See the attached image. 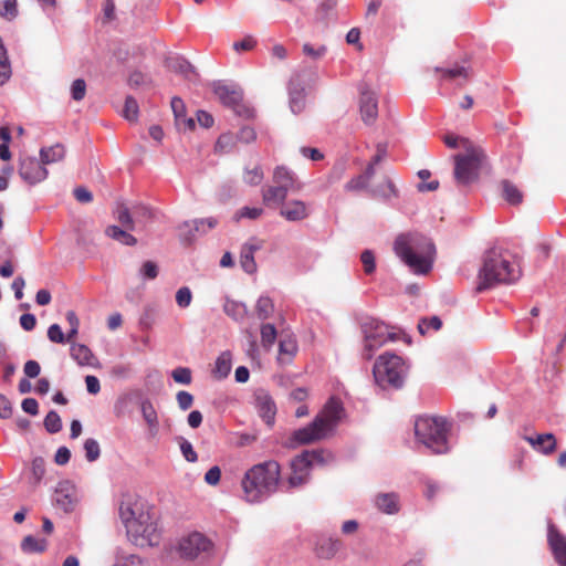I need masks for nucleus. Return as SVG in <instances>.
Returning a JSON list of instances; mask_svg holds the SVG:
<instances>
[{
	"mask_svg": "<svg viewBox=\"0 0 566 566\" xmlns=\"http://www.w3.org/2000/svg\"><path fill=\"white\" fill-rule=\"evenodd\" d=\"M118 513L133 544L139 547H154L159 544L160 531L155 516L136 495L123 494Z\"/></svg>",
	"mask_w": 566,
	"mask_h": 566,
	"instance_id": "obj_1",
	"label": "nucleus"
},
{
	"mask_svg": "<svg viewBox=\"0 0 566 566\" xmlns=\"http://www.w3.org/2000/svg\"><path fill=\"white\" fill-rule=\"evenodd\" d=\"M394 251L416 274H427L432 269L436 247L431 239L423 234H399L394 242Z\"/></svg>",
	"mask_w": 566,
	"mask_h": 566,
	"instance_id": "obj_2",
	"label": "nucleus"
},
{
	"mask_svg": "<svg viewBox=\"0 0 566 566\" xmlns=\"http://www.w3.org/2000/svg\"><path fill=\"white\" fill-rule=\"evenodd\" d=\"M281 480L280 464L274 460L254 464L241 481L244 500L249 503H261L277 490Z\"/></svg>",
	"mask_w": 566,
	"mask_h": 566,
	"instance_id": "obj_3",
	"label": "nucleus"
},
{
	"mask_svg": "<svg viewBox=\"0 0 566 566\" xmlns=\"http://www.w3.org/2000/svg\"><path fill=\"white\" fill-rule=\"evenodd\" d=\"M518 277L520 269L511 262L510 253L502 248L493 247L484 253L475 290L481 293L496 284L513 283Z\"/></svg>",
	"mask_w": 566,
	"mask_h": 566,
	"instance_id": "obj_4",
	"label": "nucleus"
},
{
	"mask_svg": "<svg viewBox=\"0 0 566 566\" xmlns=\"http://www.w3.org/2000/svg\"><path fill=\"white\" fill-rule=\"evenodd\" d=\"M453 177L459 188H468L479 180L481 171L488 167L484 150L470 144V147L453 156Z\"/></svg>",
	"mask_w": 566,
	"mask_h": 566,
	"instance_id": "obj_5",
	"label": "nucleus"
},
{
	"mask_svg": "<svg viewBox=\"0 0 566 566\" xmlns=\"http://www.w3.org/2000/svg\"><path fill=\"white\" fill-rule=\"evenodd\" d=\"M448 431V423L442 417L420 416L415 421L417 440L437 454L449 451Z\"/></svg>",
	"mask_w": 566,
	"mask_h": 566,
	"instance_id": "obj_6",
	"label": "nucleus"
},
{
	"mask_svg": "<svg viewBox=\"0 0 566 566\" xmlns=\"http://www.w3.org/2000/svg\"><path fill=\"white\" fill-rule=\"evenodd\" d=\"M407 373L406 361L390 352L381 354L373 368L375 381L382 389H400L405 384Z\"/></svg>",
	"mask_w": 566,
	"mask_h": 566,
	"instance_id": "obj_7",
	"label": "nucleus"
},
{
	"mask_svg": "<svg viewBox=\"0 0 566 566\" xmlns=\"http://www.w3.org/2000/svg\"><path fill=\"white\" fill-rule=\"evenodd\" d=\"M364 336L361 357L366 360L373 358L376 350L388 342L398 339V334L389 331V326L375 317L365 316L359 322Z\"/></svg>",
	"mask_w": 566,
	"mask_h": 566,
	"instance_id": "obj_8",
	"label": "nucleus"
},
{
	"mask_svg": "<svg viewBox=\"0 0 566 566\" xmlns=\"http://www.w3.org/2000/svg\"><path fill=\"white\" fill-rule=\"evenodd\" d=\"M333 459L331 452L323 449L304 450L291 461V474L287 483L291 489L308 483L314 465H323Z\"/></svg>",
	"mask_w": 566,
	"mask_h": 566,
	"instance_id": "obj_9",
	"label": "nucleus"
},
{
	"mask_svg": "<svg viewBox=\"0 0 566 566\" xmlns=\"http://www.w3.org/2000/svg\"><path fill=\"white\" fill-rule=\"evenodd\" d=\"M321 418H314L307 426L294 430L285 442L287 448H297L303 444H310L321 441L331 436V433L321 424Z\"/></svg>",
	"mask_w": 566,
	"mask_h": 566,
	"instance_id": "obj_10",
	"label": "nucleus"
},
{
	"mask_svg": "<svg viewBox=\"0 0 566 566\" xmlns=\"http://www.w3.org/2000/svg\"><path fill=\"white\" fill-rule=\"evenodd\" d=\"M213 93L222 105L233 109L237 114L244 115L247 117H251L253 115V111L247 108L242 104L243 92L241 88L217 82L213 84Z\"/></svg>",
	"mask_w": 566,
	"mask_h": 566,
	"instance_id": "obj_11",
	"label": "nucleus"
},
{
	"mask_svg": "<svg viewBox=\"0 0 566 566\" xmlns=\"http://www.w3.org/2000/svg\"><path fill=\"white\" fill-rule=\"evenodd\" d=\"M214 217L186 220L178 226L179 239L184 244L192 243L197 235H203L218 226Z\"/></svg>",
	"mask_w": 566,
	"mask_h": 566,
	"instance_id": "obj_12",
	"label": "nucleus"
},
{
	"mask_svg": "<svg viewBox=\"0 0 566 566\" xmlns=\"http://www.w3.org/2000/svg\"><path fill=\"white\" fill-rule=\"evenodd\" d=\"M212 543L203 534L195 532L184 537L179 542L180 556L188 559H195L202 553L211 549Z\"/></svg>",
	"mask_w": 566,
	"mask_h": 566,
	"instance_id": "obj_13",
	"label": "nucleus"
},
{
	"mask_svg": "<svg viewBox=\"0 0 566 566\" xmlns=\"http://www.w3.org/2000/svg\"><path fill=\"white\" fill-rule=\"evenodd\" d=\"M358 107L361 120L371 125L378 117V96L367 84L359 86Z\"/></svg>",
	"mask_w": 566,
	"mask_h": 566,
	"instance_id": "obj_14",
	"label": "nucleus"
},
{
	"mask_svg": "<svg viewBox=\"0 0 566 566\" xmlns=\"http://www.w3.org/2000/svg\"><path fill=\"white\" fill-rule=\"evenodd\" d=\"M20 177L29 185H36L48 177V170L41 159L33 156H22L19 166Z\"/></svg>",
	"mask_w": 566,
	"mask_h": 566,
	"instance_id": "obj_15",
	"label": "nucleus"
},
{
	"mask_svg": "<svg viewBox=\"0 0 566 566\" xmlns=\"http://www.w3.org/2000/svg\"><path fill=\"white\" fill-rule=\"evenodd\" d=\"M344 412L343 402L336 397H331L315 418H321V424L332 434L343 418Z\"/></svg>",
	"mask_w": 566,
	"mask_h": 566,
	"instance_id": "obj_16",
	"label": "nucleus"
},
{
	"mask_svg": "<svg viewBox=\"0 0 566 566\" xmlns=\"http://www.w3.org/2000/svg\"><path fill=\"white\" fill-rule=\"evenodd\" d=\"M254 407L259 416L269 426L274 423L276 406L271 395L264 389H258L254 392Z\"/></svg>",
	"mask_w": 566,
	"mask_h": 566,
	"instance_id": "obj_17",
	"label": "nucleus"
},
{
	"mask_svg": "<svg viewBox=\"0 0 566 566\" xmlns=\"http://www.w3.org/2000/svg\"><path fill=\"white\" fill-rule=\"evenodd\" d=\"M279 214L286 221L300 222L310 217L311 207L303 200L293 199L282 205Z\"/></svg>",
	"mask_w": 566,
	"mask_h": 566,
	"instance_id": "obj_18",
	"label": "nucleus"
},
{
	"mask_svg": "<svg viewBox=\"0 0 566 566\" xmlns=\"http://www.w3.org/2000/svg\"><path fill=\"white\" fill-rule=\"evenodd\" d=\"M547 542L559 566H566V536L554 524H548Z\"/></svg>",
	"mask_w": 566,
	"mask_h": 566,
	"instance_id": "obj_19",
	"label": "nucleus"
},
{
	"mask_svg": "<svg viewBox=\"0 0 566 566\" xmlns=\"http://www.w3.org/2000/svg\"><path fill=\"white\" fill-rule=\"evenodd\" d=\"M55 506L65 513L73 511L75 503L74 486L70 481H62L57 484L53 499Z\"/></svg>",
	"mask_w": 566,
	"mask_h": 566,
	"instance_id": "obj_20",
	"label": "nucleus"
},
{
	"mask_svg": "<svg viewBox=\"0 0 566 566\" xmlns=\"http://www.w3.org/2000/svg\"><path fill=\"white\" fill-rule=\"evenodd\" d=\"M287 90L290 108L294 114H300L305 107V88L300 74H294L291 77Z\"/></svg>",
	"mask_w": 566,
	"mask_h": 566,
	"instance_id": "obj_21",
	"label": "nucleus"
},
{
	"mask_svg": "<svg viewBox=\"0 0 566 566\" xmlns=\"http://www.w3.org/2000/svg\"><path fill=\"white\" fill-rule=\"evenodd\" d=\"M373 503L379 512L387 515L398 514L401 509L400 496L396 492L377 493Z\"/></svg>",
	"mask_w": 566,
	"mask_h": 566,
	"instance_id": "obj_22",
	"label": "nucleus"
},
{
	"mask_svg": "<svg viewBox=\"0 0 566 566\" xmlns=\"http://www.w3.org/2000/svg\"><path fill=\"white\" fill-rule=\"evenodd\" d=\"M261 248L262 244L256 238H251L249 241L242 244L240 251V264L245 273L253 274L256 271L254 253Z\"/></svg>",
	"mask_w": 566,
	"mask_h": 566,
	"instance_id": "obj_23",
	"label": "nucleus"
},
{
	"mask_svg": "<svg viewBox=\"0 0 566 566\" xmlns=\"http://www.w3.org/2000/svg\"><path fill=\"white\" fill-rule=\"evenodd\" d=\"M342 547L340 539L326 535L318 536L315 543L316 555L324 559L333 558Z\"/></svg>",
	"mask_w": 566,
	"mask_h": 566,
	"instance_id": "obj_24",
	"label": "nucleus"
},
{
	"mask_svg": "<svg viewBox=\"0 0 566 566\" xmlns=\"http://www.w3.org/2000/svg\"><path fill=\"white\" fill-rule=\"evenodd\" d=\"M289 189L279 186H268L262 189V200L263 203L268 207H282L285 203Z\"/></svg>",
	"mask_w": 566,
	"mask_h": 566,
	"instance_id": "obj_25",
	"label": "nucleus"
},
{
	"mask_svg": "<svg viewBox=\"0 0 566 566\" xmlns=\"http://www.w3.org/2000/svg\"><path fill=\"white\" fill-rule=\"evenodd\" d=\"M526 440L534 449L545 455L553 453L557 447V442L553 433H542L537 434L535 438L526 437Z\"/></svg>",
	"mask_w": 566,
	"mask_h": 566,
	"instance_id": "obj_26",
	"label": "nucleus"
},
{
	"mask_svg": "<svg viewBox=\"0 0 566 566\" xmlns=\"http://www.w3.org/2000/svg\"><path fill=\"white\" fill-rule=\"evenodd\" d=\"M437 72L441 73L443 80H460L459 85H464L472 76V70L470 67L455 64L448 69H436Z\"/></svg>",
	"mask_w": 566,
	"mask_h": 566,
	"instance_id": "obj_27",
	"label": "nucleus"
},
{
	"mask_svg": "<svg viewBox=\"0 0 566 566\" xmlns=\"http://www.w3.org/2000/svg\"><path fill=\"white\" fill-rule=\"evenodd\" d=\"M140 411L145 422L148 426L149 432L151 436H156L158 432V416L157 411L154 408L151 401L149 399H143L140 402Z\"/></svg>",
	"mask_w": 566,
	"mask_h": 566,
	"instance_id": "obj_28",
	"label": "nucleus"
},
{
	"mask_svg": "<svg viewBox=\"0 0 566 566\" xmlns=\"http://www.w3.org/2000/svg\"><path fill=\"white\" fill-rule=\"evenodd\" d=\"M171 108L174 112V115L176 117L177 125L181 127L184 125V128L193 129L196 122L192 117L186 118V106L181 98L179 97H172L171 99Z\"/></svg>",
	"mask_w": 566,
	"mask_h": 566,
	"instance_id": "obj_29",
	"label": "nucleus"
},
{
	"mask_svg": "<svg viewBox=\"0 0 566 566\" xmlns=\"http://www.w3.org/2000/svg\"><path fill=\"white\" fill-rule=\"evenodd\" d=\"M273 182L289 190H292L296 182V175L286 166H277L273 171Z\"/></svg>",
	"mask_w": 566,
	"mask_h": 566,
	"instance_id": "obj_30",
	"label": "nucleus"
},
{
	"mask_svg": "<svg viewBox=\"0 0 566 566\" xmlns=\"http://www.w3.org/2000/svg\"><path fill=\"white\" fill-rule=\"evenodd\" d=\"M40 159L44 167L49 164L56 163L65 155L63 144H52L48 147H42L39 151Z\"/></svg>",
	"mask_w": 566,
	"mask_h": 566,
	"instance_id": "obj_31",
	"label": "nucleus"
},
{
	"mask_svg": "<svg viewBox=\"0 0 566 566\" xmlns=\"http://www.w3.org/2000/svg\"><path fill=\"white\" fill-rule=\"evenodd\" d=\"M20 547L25 554H40L46 551L48 541L45 538L28 535L22 539Z\"/></svg>",
	"mask_w": 566,
	"mask_h": 566,
	"instance_id": "obj_32",
	"label": "nucleus"
},
{
	"mask_svg": "<svg viewBox=\"0 0 566 566\" xmlns=\"http://www.w3.org/2000/svg\"><path fill=\"white\" fill-rule=\"evenodd\" d=\"M224 313L235 322H243L248 315L244 303L227 300L223 305Z\"/></svg>",
	"mask_w": 566,
	"mask_h": 566,
	"instance_id": "obj_33",
	"label": "nucleus"
},
{
	"mask_svg": "<svg viewBox=\"0 0 566 566\" xmlns=\"http://www.w3.org/2000/svg\"><path fill=\"white\" fill-rule=\"evenodd\" d=\"M105 234L127 247H133L137 243V239L134 235L118 226H108L105 230Z\"/></svg>",
	"mask_w": 566,
	"mask_h": 566,
	"instance_id": "obj_34",
	"label": "nucleus"
},
{
	"mask_svg": "<svg viewBox=\"0 0 566 566\" xmlns=\"http://www.w3.org/2000/svg\"><path fill=\"white\" fill-rule=\"evenodd\" d=\"M231 361H232L231 353L228 350L222 352L218 356L216 364H214V369H213L214 376L219 379H223V378L228 377V375L231 371V366H232Z\"/></svg>",
	"mask_w": 566,
	"mask_h": 566,
	"instance_id": "obj_35",
	"label": "nucleus"
},
{
	"mask_svg": "<svg viewBox=\"0 0 566 566\" xmlns=\"http://www.w3.org/2000/svg\"><path fill=\"white\" fill-rule=\"evenodd\" d=\"M297 353V343L292 335L282 336L279 342V361H283V356H287L290 359Z\"/></svg>",
	"mask_w": 566,
	"mask_h": 566,
	"instance_id": "obj_36",
	"label": "nucleus"
},
{
	"mask_svg": "<svg viewBox=\"0 0 566 566\" xmlns=\"http://www.w3.org/2000/svg\"><path fill=\"white\" fill-rule=\"evenodd\" d=\"M155 210L144 203H137L133 207L135 223L146 226L155 219Z\"/></svg>",
	"mask_w": 566,
	"mask_h": 566,
	"instance_id": "obj_37",
	"label": "nucleus"
},
{
	"mask_svg": "<svg viewBox=\"0 0 566 566\" xmlns=\"http://www.w3.org/2000/svg\"><path fill=\"white\" fill-rule=\"evenodd\" d=\"M238 138L240 142H254L258 138H268V134L263 130L259 132L254 124L248 123L240 128L238 133Z\"/></svg>",
	"mask_w": 566,
	"mask_h": 566,
	"instance_id": "obj_38",
	"label": "nucleus"
},
{
	"mask_svg": "<svg viewBox=\"0 0 566 566\" xmlns=\"http://www.w3.org/2000/svg\"><path fill=\"white\" fill-rule=\"evenodd\" d=\"M255 311L259 319H268L274 311L273 301L266 295H261L256 301Z\"/></svg>",
	"mask_w": 566,
	"mask_h": 566,
	"instance_id": "obj_39",
	"label": "nucleus"
},
{
	"mask_svg": "<svg viewBox=\"0 0 566 566\" xmlns=\"http://www.w3.org/2000/svg\"><path fill=\"white\" fill-rule=\"evenodd\" d=\"M71 357L80 365H88L92 358L91 349L83 344H73L70 348Z\"/></svg>",
	"mask_w": 566,
	"mask_h": 566,
	"instance_id": "obj_40",
	"label": "nucleus"
},
{
	"mask_svg": "<svg viewBox=\"0 0 566 566\" xmlns=\"http://www.w3.org/2000/svg\"><path fill=\"white\" fill-rule=\"evenodd\" d=\"M260 333H261L262 346L266 350H270L272 348V346L274 345L276 337H277V332H276L275 326L270 323L262 324Z\"/></svg>",
	"mask_w": 566,
	"mask_h": 566,
	"instance_id": "obj_41",
	"label": "nucleus"
},
{
	"mask_svg": "<svg viewBox=\"0 0 566 566\" xmlns=\"http://www.w3.org/2000/svg\"><path fill=\"white\" fill-rule=\"evenodd\" d=\"M442 321L439 316L422 317L418 322V331L421 335H427L430 332H437L441 328Z\"/></svg>",
	"mask_w": 566,
	"mask_h": 566,
	"instance_id": "obj_42",
	"label": "nucleus"
},
{
	"mask_svg": "<svg viewBox=\"0 0 566 566\" xmlns=\"http://www.w3.org/2000/svg\"><path fill=\"white\" fill-rule=\"evenodd\" d=\"M502 192L504 199L511 205H518L522 201L521 191L509 180L502 182Z\"/></svg>",
	"mask_w": 566,
	"mask_h": 566,
	"instance_id": "obj_43",
	"label": "nucleus"
},
{
	"mask_svg": "<svg viewBox=\"0 0 566 566\" xmlns=\"http://www.w3.org/2000/svg\"><path fill=\"white\" fill-rule=\"evenodd\" d=\"M11 76V65L7 50L0 39V85H3Z\"/></svg>",
	"mask_w": 566,
	"mask_h": 566,
	"instance_id": "obj_44",
	"label": "nucleus"
},
{
	"mask_svg": "<svg viewBox=\"0 0 566 566\" xmlns=\"http://www.w3.org/2000/svg\"><path fill=\"white\" fill-rule=\"evenodd\" d=\"M44 428L49 433H57L62 430V420L55 410L48 412L44 418Z\"/></svg>",
	"mask_w": 566,
	"mask_h": 566,
	"instance_id": "obj_45",
	"label": "nucleus"
},
{
	"mask_svg": "<svg viewBox=\"0 0 566 566\" xmlns=\"http://www.w3.org/2000/svg\"><path fill=\"white\" fill-rule=\"evenodd\" d=\"M113 566H148L138 555H116Z\"/></svg>",
	"mask_w": 566,
	"mask_h": 566,
	"instance_id": "obj_46",
	"label": "nucleus"
},
{
	"mask_svg": "<svg viewBox=\"0 0 566 566\" xmlns=\"http://www.w3.org/2000/svg\"><path fill=\"white\" fill-rule=\"evenodd\" d=\"M167 66L177 73L187 75L192 71L191 64L184 57H172L167 61Z\"/></svg>",
	"mask_w": 566,
	"mask_h": 566,
	"instance_id": "obj_47",
	"label": "nucleus"
},
{
	"mask_svg": "<svg viewBox=\"0 0 566 566\" xmlns=\"http://www.w3.org/2000/svg\"><path fill=\"white\" fill-rule=\"evenodd\" d=\"M85 458L88 462L96 461L101 455V448L97 440L88 438L84 442Z\"/></svg>",
	"mask_w": 566,
	"mask_h": 566,
	"instance_id": "obj_48",
	"label": "nucleus"
},
{
	"mask_svg": "<svg viewBox=\"0 0 566 566\" xmlns=\"http://www.w3.org/2000/svg\"><path fill=\"white\" fill-rule=\"evenodd\" d=\"M177 441L179 443L180 451H181L184 458L186 459V461L191 462V463L196 462L198 460V454L193 450L191 442H189L184 437H178Z\"/></svg>",
	"mask_w": 566,
	"mask_h": 566,
	"instance_id": "obj_49",
	"label": "nucleus"
},
{
	"mask_svg": "<svg viewBox=\"0 0 566 566\" xmlns=\"http://www.w3.org/2000/svg\"><path fill=\"white\" fill-rule=\"evenodd\" d=\"M264 210L260 207H242L240 210L235 212V220L240 219H250L256 220L263 214Z\"/></svg>",
	"mask_w": 566,
	"mask_h": 566,
	"instance_id": "obj_50",
	"label": "nucleus"
},
{
	"mask_svg": "<svg viewBox=\"0 0 566 566\" xmlns=\"http://www.w3.org/2000/svg\"><path fill=\"white\" fill-rule=\"evenodd\" d=\"M48 338L52 343H56V344H65V343L71 342V339L67 338V334L65 335L63 333V331L59 324H52L48 328Z\"/></svg>",
	"mask_w": 566,
	"mask_h": 566,
	"instance_id": "obj_51",
	"label": "nucleus"
},
{
	"mask_svg": "<svg viewBox=\"0 0 566 566\" xmlns=\"http://www.w3.org/2000/svg\"><path fill=\"white\" fill-rule=\"evenodd\" d=\"M123 115L129 122H134L137 119L138 104L134 97H132V96L126 97L124 109H123Z\"/></svg>",
	"mask_w": 566,
	"mask_h": 566,
	"instance_id": "obj_52",
	"label": "nucleus"
},
{
	"mask_svg": "<svg viewBox=\"0 0 566 566\" xmlns=\"http://www.w3.org/2000/svg\"><path fill=\"white\" fill-rule=\"evenodd\" d=\"M117 219L123 227L127 228L128 230H134L135 220L133 210L130 211L126 207L119 208L117 211Z\"/></svg>",
	"mask_w": 566,
	"mask_h": 566,
	"instance_id": "obj_53",
	"label": "nucleus"
},
{
	"mask_svg": "<svg viewBox=\"0 0 566 566\" xmlns=\"http://www.w3.org/2000/svg\"><path fill=\"white\" fill-rule=\"evenodd\" d=\"M360 261L366 274H371L376 270V260L371 250H364L360 254Z\"/></svg>",
	"mask_w": 566,
	"mask_h": 566,
	"instance_id": "obj_54",
	"label": "nucleus"
},
{
	"mask_svg": "<svg viewBox=\"0 0 566 566\" xmlns=\"http://www.w3.org/2000/svg\"><path fill=\"white\" fill-rule=\"evenodd\" d=\"M192 293L188 286H182L176 292V303L179 307L186 308L191 304Z\"/></svg>",
	"mask_w": 566,
	"mask_h": 566,
	"instance_id": "obj_55",
	"label": "nucleus"
},
{
	"mask_svg": "<svg viewBox=\"0 0 566 566\" xmlns=\"http://www.w3.org/2000/svg\"><path fill=\"white\" fill-rule=\"evenodd\" d=\"M374 193L380 196L384 199H389L390 197H397L398 190L396 189L394 182L390 179H387L384 186H380L374 190Z\"/></svg>",
	"mask_w": 566,
	"mask_h": 566,
	"instance_id": "obj_56",
	"label": "nucleus"
},
{
	"mask_svg": "<svg viewBox=\"0 0 566 566\" xmlns=\"http://www.w3.org/2000/svg\"><path fill=\"white\" fill-rule=\"evenodd\" d=\"M172 379L181 385H189L191 382V370L187 367H177L171 373Z\"/></svg>",
	"mask_w": 566,
	"mask_h": 566,
	"instance_id": "obj_57",
	"label": "nucleus"
},
{
	"mask_svg": "<svg viewBox=\"0 0 566 566\" xmlns=\"http://www.w3.org/2000/svg\"><path fill=\"white\" fill-rule=\"evenodd\" d=\"M31 472L35 482H40L45 474V462L41 457H36L32 460Z\"/></svg>",
	"mask_w": 566,
	"mask_h": 566,
	"instance_id": "obj_58",
	"label": "nucleus"
},
{
	"mask_svg": "<svg viewBox=\"0 0 566 566\" xmlns=\"http://www.w3.org/2000/svg\"><path fill=\"white\" fill-rule=\"evenodd\" d=\"M256 43H258V41L255 40L254 36L247 35L243 38V40L234 42L232 48L235 52H239V53L248 52V51H252L255 48Z\"/></svg>",
	"mask_w": 566,
	"mask_h": 566,
	"instance_id": "obj_59",
	"label": "nucleus"
},
{
	"mask_svg": "<svg viewBox=\"0 0 566 566\" xmlns=\"http://www.w3.org/2000/svg\"><path fill=\"white\" fill-rule=\"evenodd\" d=\"M139 274L145 280H154L158 275V266L153 261H146L143 263Z\"/></svg>",
	"mask_w": 566,
	"mask_h": 566,
	"instance_id": "obj_60",
	"label": "nucleus"
},
{
	"mask_svg": "<svg viewBox=\"0 0 566 566\" xmlns=\"http://www.w3.org/2000/svg\"><path fill=\"white\" fill-rule=\"evenodd\" d=\"M263 179V171L259 166H255L253 169H247L244 174V181L248 185L256 186Z\"/></svg>",
	"mask_w": 566,
	"mask_h": 566,
	"instance_id": "obj_61",
	"label": "nucleus"
},
{
	"mask_svg": "<svg viewBox=\"0 0 566 566\" xmlns=\"http://www.w3.org/2000/svg\"><path fill=\"white\" fill-rule=\"evenodd\" d=\"M86 93V83L82 78H77L72 83L71 94L75 101H82Z\"/></svg>",
	"mask_w": 566,
	"mask_h": 566,
	"instance_id": "obj_62",
	"label": "nucleus"
},
{
	"mask_svg": "<svg viewBox=\"0 0 566 566\" xmlns=\"http://www.w3.org/2000/svg\"><path fill=\"white\" fill-rule=\"evenodd\" d=\"M368 180L363 175L356 176L352 178L346 185L345 189L347 191H356V190H363L367 188Z\"/></svg>",
	"mask_w": 566,
	"mask_h": 566,
	"instance_id": "obj_63",
	"label": "nucleus"
},
{
	"mask_svg": "<svg viewBox=\"0 0 566 566\" xmlns=\"http://www.w3.org/2000/svg\"><path fill=\"white\" fill-rule=\"evenodd\" d=\"M177 403L182 411L188 410L193 403V396L188 391H179L176 396Z\"/></svg>",
	"mask_w": 566,
	"mask_h": 566,
	"instance_id": "obj_64",
	"label": "nucleus"
}]
</instances>
